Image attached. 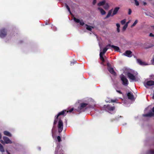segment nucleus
Returning <instances> with one entry per match:
<instances>
[{"mask_svg": "<svg viewBox=\"0 0 154 154\" xmlns=\"http://www.w3.org/2000/svg\"><path fill=\"white\" fill-rule=\"evenodd\" d=\"M132 52L130 51H126L125 53L123 54L122 55H125L128 57H131Z\"/></svg>", "mask_w": 154, "mask_h": 154, "instance_id": "13", "label": "nucleus"}, {"mask_svg": "<svg viewBox=\"0 0 154 154\" xmlns=\"http://www.w3.org/2000/svg\"><path fill=\"white\" fill-rule=\"evenodd\" d=\"M1 142L3 144H4V142L3 140H1Z\"/></svg>", "mask_w": 154, "mask_h": 154, "instance_id": "40", "label": "nucleus"}, {"mask_svg": "<svg viewBox=\"0 0 154 154\" xmlns=\"http://www.w3.org/2000/svg\"><path fill=\"white\" fill-rule=\"evenodd\" d=\"M127 96L129 99L132 100L134 99V96L131 92H128L127 94Z\"/></svg>", "mask_w": 154, "mask_h": 154, "instance_id": "15", "label": "nucleus"}, {"mask_svg": "<svg viewBox=\"0 0 154 154\" xmlns=\"http://www.w3.org/2000/svg\"><path fill=\"white\" fill-rule=\"evenodd\" d=\"M116 91L120 94H122V92L120 91L116 90Z\"/></svg>", "mask_w": 154, "mask_h": 154, "instance_id": "39", "label": "nucleus"}, {"mask_svg": "<svg viewBox=\"0 0 154 154\" xmlns=\"http://www.w3.org/2000/svg\"><path fill=\"white\" fill-rule=\"evenodd\" d=\"M152 112L150 111L148 114L143 115V116L145 117H151L154 116V107L152 108Z\"/></svg>", "mask_w": 154, "mask_h": 154, "instance_id": "8", "label": "nucleus"}, {"mask_svg": "<svg viewBox=\"0 0 154 154\" xmlns=\"http://www.w3.org/2000/svg\"><path fill=\"white\" fill-rule=\"evenodd\" d=\"M111 48H114L116 51H120V49L119 48L118 46L112 45L111 46Z\"/></svg>", "mask_w": 154, "mask_h": 154, "instance_id": "20", "label": "nucleus"}, {"mask_svg": "<svg viewBox=\"0 0 154 154\" xmlns=\"http://www.w3.org/2000/svg\"><path fill=\"white\" fill-rule=\"evenodd\" d=\"M96 2V0H93V3L94 5L95 4Z\"/></svg>", "mask_w": 154, "mask_h": 154, "instance_id": "38", "label": "nucleus"}, {"mask_svg": "<svg viewBox=\"0 0 154 154\" xmlns=\"http://www.w3.org/2000/svg\"><path fill=\"white\" fill-rule=\"evenodd\" d=\"M137 22H138L137 20H136L134 22V23H133V24L131 25V27H133L134 26L137 24Z\"/></svg>", "mask_w": 154, "mask_h": 154, "instance_id": "25", "label": "nucleus"}, {"mask_svg": "<svg viewBox=\"0 0 154 154\" xmlns=\"http://www.w3.org/2000/svg\"><path fill=\"white\" fill-rule=\"evenodd\" d=\"M153 27H154V26H153Z\"/></svg>", "mask_w": 154, "mask_h": 154, "instance_id": "50", "label": "nucleus"}, {"mask_svg": "<svg viewBox=\"0 0 154 154\" xmlns=\"http://www.w3.org/2000/svg\"><path fill=\"white\" fill-rule=\"evenodd\" d=\"M132 12L131 10L129 9H128V14L129 15H130Z\"/></svg>", "mask_w": 154, "mask_h": 154, "instance_id": "34", "label": "nucleus"}, {"mask_svg": "<svg viewBox=\"0 0 154 154\" xmlns=\"http://www.w3.org/2000/svg\"><path fill=\"white\" fill-rule=\"evenodd\" d=\"M153 27H154V26H153Z\"/></svg>", "mask_w": 154, "mask_h": 154, "instance_id": "51", "label": "nucleus"}, {"mask_svg": "<svg viewBox=\"0 0 154 154\" xmlns=\"http://www.w3.org/2000/svg\"><path fill=\"white\" fill-rule=\"evenodd\" d=\"M106 51L107 50L105 48H104L102 51H101L100 52V58L101 60L103 62H104V59L103 57V55L106 53Z\"/></svg>", "mask_w": 154, "mask_h": 154, "instance_id": "9", "label": "nucleus"}, {"mask_svg": "<svg viewBox=\"0 0 154 154\" xmlns=\"http://www.w3.org/2000/svg\"><path fill=\"white\" fill-rule=\"evenodd\" d=\"M112 9L111 10H109L108 11V14L106 17L105 19H106L108 17H110L111 16H112Z\"/></svg>", "mask_w": 154, "mask_h": 154, "instance_id": "19", "label": "nucleus"}, {"mask_svg": "<svg viewBox=\"0 0 154 154\" xmlns=\"http://www.w3.org/2000/svg\"><path fill=\"white\" fill-rule=\"evenodd\" d=\"M134 0V2L135 4V5H136L137 6H138L139 4L138 1L137 0Z\"/></svg>", "mask_w": 154, "mask_h": 154, "instance_id": "26", "label": "nucleus"}, {"mask_svg": "<svg viewBox=\"0 0 154 154\" xmlns=\"http://www.w3.org/2000/svg\"><path fill=\"white\" fill-rule=\"evenodd\" d=\"M86 26V29L88 30L91 31L92 30V29L93 28V27H92L90 26H88L87 25H85Z\"/></svg>", "mask_w": 154, "mask_h": 154, "instance_id": "22", "label": "nucleus"}, {"mask_svg": "<svg viewBox=\"0 0 154 154\" xmlns=\"http://www.w3.org/2000/svg\"><path fill=\"white\" fill-rule=\"evenodd\" d=\"M128 22L127 23L125 24V25L123 26V28H122L123 30L125 31L126 29V28H127V27L128 26Z\"/></svg>", "mask_w": 154, "mask_h": 154, "instance_id": "24", "label": "nucleus"}, {"mask_svg": "<svg viewBox=\"0 0 154 154\" xmlns=\"http://www.w3.org/2000/svg\"><path fill=\"white\" fill-rule=\"evenodd\" d=\"M127 75L129 78L133 81H136V77L133 74L129 72H128Z\"/></svg>", "mask_w": 154, "mask_h": 154, "instance_id": "5", "label": "nucleus"}, {"mask_svg": "<svg viewBox=\"0 0 154 154\" xmlns=\"http://www.w3.org/2000/svg\"><path fill=\"white\" fill-rule=\"evenodd\" d=\"M100 51H101V48L100 47Z\"/></svg>", "mask_w": 154, "mask_h": 154, "instance_id": "49", "label": "nucleus"}, {"mask_svg": "<svg viewBox=\"0 0 154 154\" xmlns=\"http://www.w3.org/2000/svg\"><path fill=\"white\" fill-rule=\"evenodd\" d=\"M74 21L77 23H79L81 25H83L85 23L82 20H80L79 19L74 17L73 18Z\"/></svg>", "mask_w": 154, "mask_h": 154, "instance_id": "11", "label": "nucleus"}, {"mask_svg": "<svg viewBox=\"0 0 154 154\" xmlns=\"http://www.w3.org/2000/svg\"><path fill=\"white\" fill-rule=\"evenodd\" d=\"M98 9L99 10L102 15H103L106 14V12L102 8H98Z\"/></svg>", "mask_w": 154, "mask_h": 154, "instance_id": "17", "label": "nucleus"}, {"mask_svg": "<svg viewBox=\"0 0 154 154\" xmlns=\"http://www.w3.org/2000/svg\"><path fill=\"white\" fill-rule=\"evenodd\" d=\"M103 5V8L105 9L108 10V9L109 7V6L108 4L106 3L105 4V3Z\"/></svg>", "mask_w": 154, "mask_h": 154, "instance_id": "23", "label": "nucleus"}, {"mask_svg": "<svg viewBox=\"0 0 154 154\" xmlns=\"http://www.w3.org/2000/svg\"><path fill=\"white\" fill-rule=\"evenodd\" d=\"M152 64L154 65V56L153 57L152 59L151 60Z\"/></svg>", "mask_w": 154, "mask_h": 154, "instance_id": "32", "label": "nucleus"}, {"mask_svg": "<svg viewBox=\"0 0 154 154\" xmlns=\"http://www.w3.org/2000/svg\"><path fill=\"white\" fill-rule=\"evenodd\" d=\"M112 45H110V44H109L107 45L105 48L107 50L108 49L110 48V47H111V46Z\"/></svg>", "mask_w": 154, "mask_h": 154, "instance_id": "27", "label": "nucleus"}, {"mask_svg": "<svg viewBox=\"0 0 154 154\" xmlns=\"http://www.w3.org/2000/svg\"><path fill=\"white\" fill-rule=\"evenodd\" d=\"M146 4V2H144L143 3V5H145Z\"/></svg>", "mask_w": 154, "mask_h": 154, "instance_id": "44", "label": "nucleus"}, {"mask_svg": "<svg viewBox=\"0 0 154 154\" xmlns=\"http://www.w3.org/2000/svg\"><path fill=\"white\" fill-rule=\"evenodd\" d=\"M73 110V108H71L69 111L64 110L62 111L59 112L57 116H55L54 120V126H55V125L57 123L58 127V132L60 133L62 131L63 127V123L62 121L60 119V116L61 115L63 116H65L66 114L69 112H72Z\"/></svg>", "mask_w": 154, "mask_h": 154, "instance_id": "1", "label": "nucleus"}, {"mask_svg": "<svg viewBox=\"0 0 154 154\" xmlns=\"http://www.w3.org/2000/svg\"><path fill=\"white\" fill-rule=\"evenodd\" d=\"M144 86L146 88H148V86H151L154 85V81L150 80L144 83Z\"/></svg>", "mask_w": 154, "mask_h": 154, "instance_id": "7", "label": "nucleus"}, {"mask_svg": "<svg viewBox=\"0 0 154 154\" xmlns=\"http://www.w3.org/2000/svg\"><path fill=\"white\" fill-rule=\"evenodd\" d=\"M125 22H126V20L125 19L123 20H122L121 21V23L122 25L124 24L125 23Z\"/></svg>", "mask_w": 154, "mask_h": 154, "instance_id": "30", "label": "nucleus"}, {"mask_svg": "<svg viewBox=\"0 0 154 154\" xmlns=\"http://www.w3.org/2000/svg\"><path fill=\"white\" fill-rule=\"evenodd\" d=\"M119 9V7H116L114 9L113 11L112 14V16L113 15L116 14L117 13Z\"/></svg>", "mask_w": 154, "mask_h": 154, "instance_id": "16", "label": "nucleus"}, {"mask_svg": "<svg viewBox=\"0 0 154 154\" xmlns=\"http://www.w3.org/2000/svg\"><path fill=\"white\" fill-rule=\"evenodd\" d=\"M76 63V61L73 60V61L71 62L70 64L71 65H73L75 63Z\"/></svg>", "mask_w": 154, "mask_h": 154, "instance_id": "31", "label": "nucleus"}, {"mask_svg": "<svg viewBox=\"0 0 154 154\" xmlns=\"http://www.w3.org/2000/svg\"><path fill=\"white\" fill-rule=\"evenodd\" d=\"M149 36L151 37H154V35L152 33H151L149 34Z\"/></svg>", "mask_w": 154, "mask_h": 154, "instance_id": "36", "label": "nucleus"}, {"mask_svg": "<svg viewBox=\"0 0 154 154\" xmlns=\"http://www.w3.org/2000/svg\"><path fill=\"white\" fill-rule=\"evenodd\" d=\"M107 66H108V69L110 72L113 75H115L116 73L114 72L113 68L111 67L109 63H107Z\"/></svg>", "mask_w": 154, "mask_h": 154, "instance_id": "10", "label": "nucleus"}, {"mask_svg": "<svg viewBox=\"0 0 154 154\" xmlns=\"http://www.w3.org/2000/svg\"><path fill=\"white\" fill-rule=\"evenodd\" d=\"M52 136H53V138H54V136H53V135H52Z\"/></svg>", "mask_w": 154, "mask_h": 154, "instance_id": "48", "label": "nucleus"}, {"mask_svg": "<svg viewBox=\"0 0 154 154\" xmlns=\"http://www.w3.org/2000/svg\"><path fill=\"white\" fill-rule=\"evenodd\" d=\"M57 153V150H56H56H55V154H56Z\"/></svg>", "mask_w": 154, "mask_h": 154, "instance_id": "46", "label": "nucleus"}, {"mask_svg": "<svg viewBox=\"0 0 154 154\" xmlns=\"http://www.w3.org/2000/svg\"><path fill=\"white\" fill-rule=\"evenodd\" d=\"M149 154H154V150H151L148 152Z\"/></svg>", "mask_w": 154, "mask_h": 154, "instance_id": "29", "label": "nucleus"}, {"mask_svg": "<svg viewBox=\"0 0 154 154\" xmlns=\"http://www.w3.org/2000/svg\"><path fill=\"white\" fill-rule=\"evenodd\" d=\"M105 1H103L101 2H100L98 4V6H101L103 5L105 3Z\"/></svg>", "mask_w": 154, "mask_h": 154, "instance_id": "21", "label": "nucleus"}, {"mask_svg": "<svg viewBox=\"0 0 154 154\" xmlns=\"http://www.w3.org/2000/svg\"><path fill=\"white\" fill-rule=\"evenodd\" d=\"M152 98L154 99V93L152 95Z\"/></svg>", "mask_w": 154, "mask_h": 154, "instance_id": "43", "label": "nucleus"}, {"mask_svg": "<svg viewBox=\"0 0 154 154\" xmlns=\"http://www.w3.org/2000/svg\"><path fill=\"white\" fill-rule=\"evenodd\" d=\"M79 105L78 107L77 111L79 112H83L85 111L86 109L89 108L93 107L91 106L89 103L87 101H80L79 102Z\"/></svg>", "mask_w": 154, "mask_h": 154, "instance_id": "2", "label": "nucleus"}, {"mask_svg": "<svg viewBox=\"0 0 154 154\" xmlns=\"http://www.w3.org/2000/svg\"><path fill=\"white\" fill-rule=\"evenodd\" d=\"M137 63L141 65H147L149 64H147L146 63L142 61L140 59H137Z\"/></svg>", "mask_w": 154, "mask_h": 154, "instance_id": "14", "label": "nucleus"}, {"mask_svg": "<svg viewBox=\"0 0 154 154\" xmlns=\"http://www.w3.org/2000/svg\"><path fill=\"white\" fill-rule=\"evenodd\" d=\"M120 77L122 82L123 84L125 85H127L128 84V81L126 77L123 74H122Z\"/></svg>", "mask_w": 154, "mask_h": 154, "instance_id": "4", "label": "nucleus"}, {"mask_svg": "<svg viewBox=\"0 0 154 154\" xmlns=\"http://www.w3.org/2000/svg\"><path fill=\"white\" fill-rule=\"evenodd\" d=\"M6 153L7 154H10L9 152H8L7 150L6 151Z\"/></svg>", "mask_w": 154, "mask_h": 154, "instance_id": "42", "label": "nucleus"}, {"mask_svg": "<svg viewBox=\"0 0 154 154\" xmlns=\"http://www.w3.org/2000/svg\"><path fill=\"white\" fill-rule=\"evenodd\" d=\"M116 25L117 28H119L120 27V25L119 23H117Z\"/></svg>", "mask_w": 154, "mask_h": 154, "instance_id": "37", "label": "nucleus"}, {"mask_svg": "<svg viewBox=\"0 0 154 154\" xmlns=\"http://www.w3.org/2000/svg\"><path fill=\"white\" fill-rule=\"evenodd\" d=\"M117 101V99H116L111 100V102H116Z\"/></svg>", "mask_w": 154, "mask_h": 154, "instance_id": "35", "label": "nucleus"}, {"mask_svg": "<svg viewBox=\"0 0 154 154\" xmlns=\"http://www.w3.org/2000/svg\"><path fill=\"white\" fill-rule=\"evenodd\" d=\"M7 34V31L5 29L0 30V37L2 38H4Z\"/></svg>", "mask_w": 154, "mask_h": 154, "instance_id": "6", "label": "nucleus"}, {"mask_svg": "<svg viewBox=\"0 0 154 154\" xmlns=\"http://www.w3.org/2000/svg\"><path fill=\"white\" fill-rule=\"evenodd\" d=\"M3 139L5 143L6 144L11 143H12V142L7 137H3Z\"/></svg>", "mask_w": 154, "mask_h": 154, "instance_id": "12", "label": "nucleus"}, {"mask_svg": "<svg viewBox=\"0 0 154 154\" xmlns=\"http://www.w3.org/2000/svg\"><path fill=\"white\" fill-rule=\"evenodd\" d=\"M4 134L5 135L9 137H11L12 136L11 134L9 131H5L3 132Z\"/></svg>", "mask_w": 154, "mask_h": 154, "instance_id": "18", "label": "nucleus"}, {"mask_svg": "<svg viewBox=\"0 0 154 154\" xmlns=\"http://www.w3.org/2000/svg\"><path fill=\"white\" fill-rule=\"evenodd\" d=\"M117 31H118V32H120L119 28H117Z\"/></svg>", "mask_w": 154, "mask_h": 154, "instance_id": "41", "label": "nucleus"}, {"mask_svg": "<svg viewBox=\"0 0 154 154\" xmlns=\"http://www.w3.org/2000/svg\"><path fill=\"white\" fill-rule=\"evenodd\" d=\"M150 47H151L150 46H149V47H146V48H145L146 49H147V48H150Z\"/></svg>", "mask_w": 154, "mask_h": 154, "instance_id": "45", "label": "nucleus"}, {"mask_svg": "<svg viewBox=\"0 0 154 154\" xmlns=\"http://www.w3.org/2000/svg\"><path fill=\"white\" fill-rule=\"evenodd\" d=\"M57 139L58 142H60L61 141V138L60 136H58L57 137Z\"/></svg>", "mask_w": 154, "mask_h": 154, "instance_id": "33", "label": "nucleus"}, {"mask_svg": "<svg viewBox=\"0 0 154 154\" xmlns=\"http://www.w3.org/2000/svg\"><path fill=\"white\" fill-rule=\"evenodd\" d=\"M65 5H66V7L67 9L68 10V11L69 12L70 14H71V11H70V8H69V6H68V5L67 4H66Z\"/></svg>", "mask_w": 154, "mask_h": 154, "instance_id": "28", "label": "nucleus"}, {"mask_svg": "<svg viewBox=\"0 0 154 154\" xmlns=\"http://www.w3.org/2000/svg\"><path fill=\"white\" fill-rule=\"evenodd\" d=\"M45 24H46V25H47V24H47V23H46H46H45Z\"/></svg>", "mask_w": 154, "mask_h": 154, "instance_id": "47", "label": "nucleus"}, {"mask_svg": "<svg viewBox=\"0 0 154 154\" xmlns=\"http://www.w3.org/2000/svg\"><path fill=\"white\" fill-rule=\"evenodd\" d=\"M104 108L106 110L111 113H112L111 112L114 111L115 109L114 107L110 106L109 105H104Z\"/></svg>", "mask_w": 154, "mask_h": 154, "instance_id": "3", "label": "nucleus"}]
</instances>
